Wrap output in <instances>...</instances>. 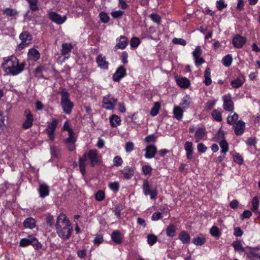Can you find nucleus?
I'll return each instance as SVG.
<instances>
[{
    "instance_id": "nucleus-1",
    "label": "nucleus",
    "mask_w": 260,
    "mask_h": 260,
    "mask_svg": "<svg viewBox=\"0 0 260 260\" xmlns=\"http://www.w3.org/2000/svg\"><path fill=\"white\" fill-rule=\"evenodd\" d=\"M56 230L58 235L62 239H68L71 236L73 229L64 214H61L57 217Z\"/></svg>"
},
{
    "instance_id": "nucleus-2",
    "label": "nucleus",
    "mask_w": 260,
    "mask_h": 260,
    "mask_svg": "<svg viewBox=\"0 0 260 260\" xmlns=\"http://www.w3.org/2000/svg\"><path fill=\"white\" fill-rule=\"evenodd\" d=\"M24 65V63L19 64L17 58L12 56L4 59L2 67L7 74L16 75L23 70Z\"/></svg>"
},
{
    "instance_id": "nucleus-3",
    "label": "nucleus",
    "mask_w": 260,
    "mask_h": 260,
    "mask_svg": "<svg viewBox=\"0 0 260 260\" xmlns=\"http://www.w3.org/2000/svg\"><path fill=\"white\" fill-rule=\"evenodd\" d=\"M60 94V104L63 111L66 114H69L73 108L74 104L69 99V94L65 89L61 91Z\"/></svg>"
},
{
    "instance_id": "nucleus-4",
    "label": "nucleus",
    "mask_w": 260,
    "mask_h": 260,
    "mask_svg": "<svg viewBox=\"0 0 260 260\" xmlns=\"http://www.w3.org/2000/svg\"><path fill=\"white\" fill-rule=\"evenodd\" d=\"M142 189L145 196L149 195L151 199H156L157 194L156 188L150 187L148 182L146 180L143 181Z\"/></svg>"
},
{
    "instance_id": "nucleus-5",
    "label": "nucleus",
    "mask_w": 260,
    "mask_h": 260,
    "mask_svg": "<svg viewBox=\"0 0 260 260\" xmlns=\"http://www.w3.org/2000/svg\"><path fill=\"white\" fill-rule=\"evenodd\" d=\"M117 102V99L114 98L110 94L104 96L103 99V107L107 110H112Z\"/></svg>"
},
{
    "instance_id": "nucleus-6",
    "label": "nucleus",
    "mask_w": 260,
    "mask_h": 260,
    "mask_svg": "<svg viewBox=\"0 0 260 260\" xmlns=\"http://www.w3.org/2000/svg\"><path fill=\"white\" fill-rule=\"evenodd\" d=\"M29 245H33L36 248H39L40 247V244L39 243L37 240L32 237L29 236L28 238H24L21 240L20 241V246L22 247H25Z\"/></svg>"
},
{
    "instance_id": "nucleus-7",
    "label": "nucleus",
    "mask_w": 260,
    "mask_h": 260,
    "mask_svg": "<svg viewBox=\"0 0 260 260\" xmlns=\"http://www.w3.org/2000/svg\"><path fill=\"white\" fill-rule=\"evenodd\" d=\"M57 124V121L54 119L51 122L48 124L47 127L46 129L47 134L48 135L49 140L53 141L54 139V132L56 129Z\"/></svg>"
},
{
    "instance_id": "nucleus-8",
    "label": "nucleus",
    "mask_w": 260,
    "mask_h": 260,
    "mask_svg": "<svg viewBox=\"0 0 260 260\" xmlns=\"http://www.w3.org/2000/svg\"><path fill=\"white\" fill-rule=\"evenodd\" d=\"M76 141V139L74 137V134L69 135V137L63 140V142L67 147L68 150L71 151H73L75 149V142Z\"/></svg>"
},
{
    "instance_id": "nucleus-9",
    "label": "nucleus",
    "mask_w": 260,
    "mask_h": 260,
    "mask_svg": "<svg viewBox=\"0 0 260 260\" xmlns=\"http://www.w3.org/2000/svg\"><path fill=\"white\" fill-rule=\"evenodd\" d=\"M223 109L228 111L233 112L234 109V104L231 99L230 95L228 94L223 96Z\"/></svg>"
},
{
    "instance_id": "nucleus-10",
    "label": "nucleus",
    "mask_w": 260,
    "mask_h": 260,
    "mask_svg": "<svg viewBox=\"0 0 260 260\" xmlns=\"http://www.w3.org/2000/svg\"><path fill=\"white\" fill-rule=\"evenodd\" d=\"M246 42V38L239 35H236L233 39L232 43L235 47L242 48Z\"/></svg>"
},
{
    "instance_id": "nucleus-11",
    "label": "nucleus",
    "mask_w": 260,
    "mask_h": 260,
    "mask_svg": "<svg viewBox=\"0 0 260 260\" xmlns=\"http://www.w3.org/2000/svg\"><path fill=\"white\" fill-rule=\"evenodd\" d=\"M87 156V159L89 158L90 161V165L92 167L98 163L99 159L97 150L93 149L89 150Z\"/></svg>"
},
{
    "instance_id": "nucleus-12",
    "label": "nucleus",
    "mask_w": 260,
    "mask_h": 260,
    "mask_svg": "<svg viewBox=\"0 0 260 260\" xmlns=\"http://www.w3.org/2000/svg\"><path fill=\"white\" fill-rule=\"evenodd\" d=\"M49 17L53 21L55 22L57 24L63 23L67 19L66 16L64 15L63 16H61L60 15L57 14L56 13L53 12H50L49 14Z\"/></svg>"
},
{
    "instance_id": "nucleus-13",
    "label": "nucleus",
    "mask_w": 260,
    "mask_h": 260,
    "mask_svg": "<svg viewBox=\"0 0 260 260\" xmlns=\"http://www.w3.org/2000/svg\"><path fill=\"white\" fill-rule=\"evenodd\" d=\"M126 75L125 69L122 67H119L113 76V80L116 82L119 81Z\"/></svg>"
},
{
    "instance_id": "nucleus-14",
    "label": "nucleus",
    "mask_w": 260,
    "mask_h": 260,
    "mask_svg": "<svg viewBox=\"0 0 260 260\" xmlns=\"http://www.w3.org/2000/svg\"><path fill=\"white\" fill-rule=\"evenodd\" d=\"M116 41L117 43L115 47L120 49H124L128 44V40L125 36H120L116 39Z\"/></svg>"
},
{
    "instance_id": "nucleus-15",
    "label": "nucleus",
    "mask_w": 260,
    "mask_h": 260,
    "mask_svg": "<svg viewBox=\"0 0 260 260\" xmlns=\"http://www.w3.org/2000/svg\"><path fill=\"white\" fill-rule=\"evenodd\" d=\"M146 153L145 157L147 158H153L156 152V148L155 146L150 145L145 148Z\"/></svg>"
},
{
    "instance_id": "nucleus-16",
    "label": "nucleus",
    "mask_w": 260,
    "mask_h": 260,
    "mask_svg": "<svg viewBox=\"0 0 260 260\" xmlns=\"http://www.w3.org/2000/svg\"><path fill=\"white\" fill-rule=\"evenodd\" d=\"M245 125L244 122L242 120H239L236 125H234L235 134L238 136L242 135L244 132Z\"/></svg>"
},
{
    "instance_id": "nucleus-17",
    "label": "nucleus",
    "mask_w": 260,
    "mask_h": 260,
    "mask_svg": "<svg viewBox=\"0 0 260 260\" xmlns=\"http://www.w3.org/2000/svg\"><path fill=\"white\" fill-rule=\"evenodd\" d=\"M255 250H258V249L247 246L244 252L248 258H260V255L255 252Z\"/></svg>"
},
{
    "instance_id": "nucleus-18",
    "label": "nucleus",
    "mask_w": 260,
    "mask_h": 260,
    "mask_svg": "<svg viewBox=\"0 0 260 260\" xmlns=\"http://www.w3.org/2000/svg\"><path fill=\"white\" fill-rule=\"evenodd\" d=\"M25 113L26 115V119L23 124V127L25 129L30 127L32 124L33 117L30 113L29 111H25Z\"/></svg>"
},
{
    "instance_id": "nucleus-19",
    "label": "nucleus",
    "mask_w": 260,
    "mask_h": 260,
    "mask_svg": "<svg viewBox=\"0 0 260 260\" xmlns=\"http://www.w3.org/2000/svg\"><path fill=\"white\" fill-rule=\"evenodd\" d=\"M87 160V156L86 154H84L81 157L79 158V168L81 173L82 175L85 174V168L86 166V161Z\"/></svg>"
},
{
    "instance_id": "nucleus-20",
    "label": "nucleus",
    "mask_w": 260,
    "mask_h": 260,
    "mask_svg": "<svg viewBox=\"0 0 260 260\" xmlns=\"http://www.w3.org/2000/svg\"><path fill=\"white\" fill-rule=\"evenodd\" d=\"M192 143L191 142H186L184 145V149L186 151V157L188 159H190L192 157Z\"/></svg>"
},
{
    "instance_id": "nucleus-21",
    "label": "nucleus",
    "mask_w": 260,
    "mask_h": 260,
    "mask_svg": "<svg viewBox=\"0 0 260 260\" xmlns=\"http://www.w3.org/2000/svg\"><path fill=\"white\" fill-rule=\"evenodd\" d=\"M96 62L101 68L106 69L108 67V62L106 60V57L102 55H99L96 58Z\"/></svg>"
},
{
    "instance_id": "nucleus-22",
    "label": "nucleus",
    "mask_w": 260,
    "mask_h": 260,
    "mask_svg": "<svg viewBox=\"0 0 260 260\" xmlns=\"http://www.w3.org/2000/svg\"><path fill=\"white\" fill-rule=\"evenodd\" d=\"M112 241L116 244H119L122 242V235L118 231H114L111 234Z\"/></svg>"
},
{
    "instance_id": "nucleus-23",
    "label": "nucleus",
    "mask_w": 260,
    "mask_h": 260,
    "mask_svg": "<svg viewBox=\"0 0 260 260\" xmlns=\"http://www.w3.org/2000/svg\"><path fill=\"white\" fill-rule=\"evenodd\" d=\"M38 190L41 198H44L49 194V187L46 184H40Z\"/></svg>"
},
{
    "instance_id": "nucleus-24",
    "label": "nucleus",
    "mask_w": 260,
    "mask_h": 260,
    "mask_svg": "<svg viewBox=\"0 0 260 260\" xmlns=\"http://www.w3.org/2000/svg\"><path fill=\"white\" fill-rule=\"evenodd\" d=\"M179 239L184 244H187L190 242V237L189 234L184 231H182L179 235Z\"/></svg>"
},
{
    "instance_id": "nucleus-25",
    "label": "nucleus",
    "mask_w": 260,
    "mask_h": 260,
    "mask_svg": "<svg viewBox=\"0 0 260 260\" xmlns=\"http://www.w3.org/2000/svg\"><path fill=\"white\" fill-rule=\"evenodd\" d=\"M206 135V132L205 129L202 128H199L196 132L194 134V137L196 139V142H198L200 140L203 139L205 136Z\"/></svg>"
},
{
    "instance_id": "nucleus-26",
    "label": "nucleus",
    "mask_w": 260,
    "mask_h": 260,
    "mask_svg": "<svg viewBox=\"0 0 260 260\" xmlns=\"http://www.w3.org/2000/svg\"><path fill=\"white\" fill-rule=\"evenodd\" d=\"M28 56L29 59L36 61L40 58V53L37 50L32 48L29 50Z\"/></svg>"
},
{
    "instance_id": "nucleus-27",
    "label": "nucleus",
    "mask_w": 260,
    "mask_h": 260,
    "mask_svg": "<svg viewBox=\"0 0 260 260\" xmlns=\"http://www.w3.org/2000/svg\"><path fill=\"white\" fill-rule=\"evenodd\" d=\"M232 246L234 248L235 251L239 252H244L246 249V247H244L240 240H236L233 242Z\"/></svg>"
},
{
    "instance_id": "nucleus-28",
    "label": "nucleus",
    "mask_w": 260,
    "mask_h": 260,
    "mask_svg": "<svg viewBox=\"0 0 260 260\" xmlns=\"http://www.w3.org/2000/svg\"><path fill=\"white\" fill-rule=\"evenodd\" d=\"M183 111L182 108L179 106H176L173 110L174 117L177 120H181L183 116Z\"/></svg>"
},
{
    "instance_id": "nucleus-29",
    "label": "nucleus",
    "mask_w": 260,
    "mask_h": 260,
    "mask_svg": "<svg viewBox=\"0 0 260 260\" xmlns=\"http://www.w3.org/2000/svg\"><path fill=\"white\" fill-rule=\"evenodd\" d=\"M122 173L126 179L131 178L134 174V170L129 167H125L122 171Z\"/></svg>"
},
{
    "instance_id": "nucleus-30",
    "label": "nucleus",
    "mask_w": 260,
    "mask_h": 260,
    "mask_svg": "<svg viewBox=\"0 0 260 260\" xmlns=\"http://www.w3.org/2000/svg\"><path fill=\"white\" fill-rule=\"evenodd\" d=\"M23 225L26 228L32 229L36 226V222L34 218L31 217L27 218L23 222Z\"/></svg>"
},
{
    "instance_id": "nucleus-31",
    "label": "nucleus",
    "mask_w": 260,
    "mask_h": 260,
    "mask_svg": "<svg viewBox=\"0 0 260 260\" xmlns=\"http://www.w3.org/2000/svg\"><path fill=\"white\" fill-rule=\"evenodd\" d=\"M73 49V46L71 44L63 43L62 44V49L61 53L63 55L69 54Z\"/></svg>"
},
{
    "instance_id": "nucleus-32",
    "label": "nucleus",
    "mask_w": 260,
    "mask_h": 260,
    "mask_svg": "<svg viewBox=\"0 0 260 260\" xmlns=\"http://www.w3.org/2000/svg\"><path fill=\"white\" fill-rule=\"evenodd\" d=\"M178 85L182 88H187L189 85V81L186 78H180L177 80Z\"/></svg>"
},
{
    "instance_id": "nucleus-33",
    "label": "nucleus",
    "mask_w": 260,
    "mask_h": 260,
    "mask_svg": "<svg viewBox=\"0 0 260 260\" xmlns=\"http://www.w3.org/2000/svg\"><path fill=\"white\" fill-rule=\"evenodd\" d=\"M204 83L207 86L210 85L212 83L211 79V72L209 68H207L204 72Z\"/></svg>"
},
{
    "instance_id": "nucleus-34",
    "label": "nucleus",
    "mask_w": 260,
    "mask_h": 260,
    "mask_svg": "<svg viewBox=\"0 0 260 260\" xmlns=\"http://www.w3.org/2000/svg\"><path fill=\"white\" fill-rule=\"evenodd\" d=\"M110 122L112 127H116L117 125H119L120 122V119L118 116L113 115L110 118Z\"/></svg>"
},
{
    "instance_id": "nucleus-35",
    "label": "nucleus",
    "mask_w": 260,
    "mask_h": 260,
    "mask_svg": "<svg viewBox=\"0 0 260 260\" xmlns=\"http://www.w3.org/2000/svg\"><path fill=\"white\" fill-rule=\"evenodd\" d=\"M176 228L174 225H170L166 229L167 235L169 237H173L176 234Z\"/></svg>"
},
{
    "instance_id": "nucleus-36",
    "label": "nucleus",
    "mask_w": 260,
    "mask_h": 260,
    "mask_svg": "<svg viewBox=\"0 0 260 260\" xmlns=\"http://www.w3.org/2000/svg\"><path fill=\"white\" fill-rule=\"evenodd\" d=\"M206 241V239L202 237H195L192 239V243L198 246L203 245Z\"/></svg>"
},
{
    "instance_id": "nucleus-37",
    "label": "nucleus",
    "mask_w": 260,
    "mask_h": 260,
    "mask_svg": "<svg viewBox=\"0 0 260 260\" xmlns=\"http://www.w3.org/2000/svg\"><path fill=\"white\" fill-rule=\"evenodd\" d=\"M19 38L22 42H29V43H30V41L31 39V36L26 31H24V32H22L19 36Z\"/></svg>"
},
{
    "instance_id": "nucleus-38",
    "label": "nucleus",
    "mask_w": 260,
    "mask_h": 260,
    "mask_svg": "<svg viewBox=\"0 0 260 260\" xmlns=\"http://www.w3.org/2000/svg\"><path fill=\"white\" fill-rule=\"evenodd\" d=\"M160 108V104L158 102H155L154 103V106L152 108L151 110L150 114L153 116H156L158 114Z\"/></svg>"
},
{
    "instance_id": "nucleus-39",
    "label": "nucleus",
    "mask_w": 260,
    "mask_h": 260,
    "mask_svg": "<svg viewBox=\"0 0 260 260\" xmlns=\"http://www.w3.org/2000/svg\"><path fill=\"white\" fill-rule=\"evenodd\" d=\"M210 233L211 235L216 238L219 237L221 235V233L216 226H212L210 229Z\"/></svg>"
},
{
    "instance_id": "nucleus-40",
    "label": "nucleus",
    "mask_w": 260,
    "mask_h": 260,
    "mask_svg": "<svg viewBox=\"0 0 260 260\" xmlns=\"http://www.w3.org/2000/svg\"><path fill=\"white\" fill-rule=\"evenodd\" d=\"M243 84V81L240 78H237L231 82V85L234 88H237L241 87Z\"/></svg>"
},
{
    "instance_id": "nucleus-41",
    "label": "nucleus",
    "mask_w": 260,
    "mask_h": 260,
    "mask_svg": "<svg viewBox=\"0 0 260 260\" xmlns=\"http://www.w3.org/2000/svg\"><path fill=\"white\" fill-rule=\"evenodd\" d=\"M238 118V115L234 113L232 116H229L227 118V122L230 125H233Z\"/></svg>"
},
{
    "instance_id": "nucleus-42",
    "label": "nucleus",
    "mask_w": 260,
    "mask_h": 260,
    "mask_svg": "<svg viewBox=\"0 0 260 260\" xmlns=\"http://www.w3.org/2000/svg\"><path fill=\"white\" fill-rule=\"evenodd\" d=\"M29 4V8L32 11H36L38 10V0H26Z\"/></svg>"
},
{
    "instance_id": "nucleus-43",
    "label": "nucleus",
    "mask_w": 260,
    "mask_h": 260,
    "mask_svg": "<svg viewBox=\"0 0 260 260\" xmlns=\"http://www.w3.org/2000/svg\"><path fill=\"white\" fill-rule=\"evenodd\" d=\"M220 147L221 148V152L225 154L229 150V145L228 143L224 141H221L219 143Z\"/></svg>"
},
{
    "instance_id": "nucleus-44",
    "label": "nucleus",
    "mask_w": 260,
    "mask_h": 260,
    "mask_svg": "<svg viewBox=\"0 0 260 260\" xmlns=\"http://www.w3.org/2000/svg\"><path fill=\"white\" fill-rule=\"evenodd\" d=\"M149 17L154 22L157 24H159L161 22V17L156 13L151 14Z\"/></svg>"
},
{
    "instance_id": "nucleus-45",
    "label": "nucleus",
    "mask_w": 260,
    "mask_h": 260,
    "mask_svg": "<svg viewBox=\"0 0 260 260\" xmlns=\"http://www.w3.org/2000/svg\"><path fill=\"white\" fill-rule=\"evenodd\" d=\"M232 61V57L231 55H228L222 59V63L226 67H229Z\"/></svg>"
},
{
    "instance_id": "nucleus-46",
    "label": "nucleus",
    "mask_w": 260,
    "mask_h": 260,
    "mask_svg": "<svg viewBox=\"0 0 260 260\" xmlns=\"http://www.w3.org/2000/svg\"><path fill=\"white\" fill-rule=\"evenodd\" d=\"M157 241V237L153 234L147 236V242L150 245H153Z\"/></svg>"
},
{
    "instance_id": "nucleus-47",
    "label": "nucleus",
    "mask_w": 260,
    "mask_h": 260,
    "mask_svg": "<svg viewBox=\"0 0 260 260\" xmlns=\"http://www.w3.org/2000/svg\"><path fill=\"white\" fill-rule=\"evenodd\" d=\"M212 116L214 119L218 121L222 120L220 112L218 110H215L212 112Z\"/></svg>"
},
{
    "instance_id": "nucleus-48",
    "label": "nucleus",
    "mask_w": 260,
    "mask_h": 260,
    "mask_svg": "<svg viewBox=\"0 0 260 260\" xmlns=\"http://www.w3.org/2000/svg\"><path fill=\"white\" fill-rule=\"evenodd\" d=\"M252 210L253 211H255L257 210L258 208V206H259V201H258V198L257 197H254L253 199H252Z\"/></svg>"
},
{
    "instance_id": "nucleus-49",
    "label": "nucleus",
    "mask_w": 260,
    "mask_h": 260,
    "mask_svg": "<svg viewBox=\"0 0 260 260\" xmlns=\"http://www.w3.org/2000/svg\"><path fill=\"white\" fill-rule=\"evenodd\" d=\"M105 197V192L102 190H99L95 194V198L98 201H103Z\"/></svg>"
},
{
    "instance_id": "nucleus-50",
    "label": "nucleus",
    "mask_w": 260,
    "mask_h": 260,
    "mask_svg": "<svg viewBox=\"0 0 260 260\" xmlns=\"http://www.w3.org/2000/svg\"><path fill=\"white\" fill-rule=\"evenodd\" d=\"M191 102L190 98L188 95H186L183 99L182 102L181 103V105L183 106L184 108H186L188 106Z\"/></svg>"
},
{
    "instance_id": "nucleus-51",
    "label": "nucleus",
    "mask_w": 260,
    "mask_h": 260,
    "mask_svg": "<svg viewBox=\"0 0 260 260\" xmlns=\"http://www.w3.org/2000/svg\"><path fill=\"white\" fill-rule=\"evenodd\" d=\"M152 169L151 166L148 165L143 166L142 167V171L144 175H150L152 172Z\"/></svg>"
},
{
    "instance_id": "nucleus-52",
    "label": "nucleus",
    "mask_w": 260,
    "mask_h": 260,
    "mask_svg": "<svg viewBox=\"0 0 260 260\" xmlns=\"http://www.w3.org/2000/svg\"><path fill=\"white\" fill-rule=\"evenodd\" d=\"M140 44V40L138 38H133L130 42L131 46L133 48L137 47Z\"/></svg>"
},
{
    "instance_id": "nucleus-53",
    "label": "nucleus",
    "mask_w": 260,
    "mask_h": 260,
    "mask_svg": "<svg viewBox=\"0 0 260 260\" xmlns=\"http://www.w3.org/2000/svg\"><path fill=\"white\" fill-rule=\"evenodd\" d=\"M172 42L175 44H179L182 46H185L186 44V42L185 40L180 38H174Z\"/></svg>"
},
{
    "instance_id": "nucleus-54",
    "label": "nucleus",
    "mask_w": 260,
    "mask_h": 260,
    "mask_svg": "<svg viewBox=\"0 0 260 260\" xmlns=\"http://www.w3.org/2000/svg\"><path fill=\"white\" fill-rule=\"evenodd\" d=\"M100 17L101 21L104 23H107L109 20V17L108 15L104 12H101L100 13Z\"/></svg>"
},
{
    "instance_id": "nucleus-55",
    "label": "nucleus",
    "mask_w": 260,
    "mask_h": 260,
    "mask_svg": "<svg viewBox=\"0 0 260 260\" xmlns=\"http://www.w3.org/2000/svg\"><path fill=\"white\" fill-rule=\"evenodd\" d=\"M51 155L56 158H58L60 156L59 151L56 147H51Z\"/></svg>"
},
{
    "instance_id": "nucleus-56",
    "label": "nucleus",
    "mask_w": 260,
    "mask_h": 260,
    "mask_svg": "<svg viewBox=\"0 0 260 260\" xmlns=\"http://www.w3.org/2000/svg\"><path fill=\"white\" fill-rule=\"evenodd\" d=\"M202 53V51L200 46H197L194 51L193 52V56L194 58H197L200 57L201 54Z\"/></svg>"
},
{
    "instance_id": "nucleus-57",
    "label": "nucleus",
    "mask_w": 260,
    "mask_h": 260,
    "mask_svg": "<svg viewBox=\"0 0 260 260\" xmlns=\"http://www.w3.org/2000/svg\"><path fill=\"white\" fill-rule=\"evenodd\" d=\"M4 13L7 16H13L17 14V12L13 9H6L4 11Z\"/></svg>"
},
{
    "instance_id": "nucleus-58",
    "label": "nucleus",
    "mask_w": 260,
    "mask_h": 260,
    "mask_svg": "<svg viewBox=\"0 0 260 260\" xmlns=\"http://www.w3.org/2000/svg\"><path fill=\"white\" fill-rule=\"evenodd\" d=\"M109 186L113 191H117L119 190V185L118 182L110 183Z\"/></svg>"
},
{
    "instance_id": "nucleus-59",
    "label": "nucleus",
    "mask_w": 260,
    "mask_h": 260,
    "mask_svg": "<svg viewBox=\"0 0 260 260\" xmlns=\"http://www.w3.org/2000/svg\"><path fill=\"white\" fill-rule=\"evenodd\" d=\"M216 5L217 9L220 11L227 7V5L224 4L223 0H219L217 1Z\"/></svg>"
},
{
    "instance_id": "nucleus-60",
    "label": "nucleus",
    "mask_w": 260,
    "mask_h": 260,
    "mask_svg": "<svg viewBox=\"0 0 260 260\" xmlns=\"http://www.w3.org/2000/svg\"><path fill=\"white\" fill-rule=\"evenodd\" d=\"M113 161L114 165L116 166H120L123 162L122 158L119 156H115L114 158Z\"/></svg>"
},
{
    "instance_id": "nucleus-61",
    "label": "nucleus",
    "mask_w": 260,
    "mask_h": 260,
    "mask_svg": "<svg viewBox=\"0 0 260 260\" xmlns=\"http://www.w3.org/2000/svg\"><path fill=\"white\" fill-rule=\"evenodd\" d=\"M123 14V12L120 10L112 12L111 13V16L114 18L121 17Z\"/></svg>"
},
{
    "instance_id": "nucleus-62",
    "label": "nucleus",
    "mask_w": 260,
    "mask_h": 260,
    "mask_svg": "<svg viewBox=\"0 0 260 260\" xmlns=\"http://www.w3.org/2000/svg\"><path fill=\"white\" fill-rule=\"evenodd\" d=\"M198 150L199 152L204 153L207 149V147L203 143H199L197 146Z\"/></svg>"
},
{
    "instance_id": "nucleus-63",
    "label": "nucleus",
    "mask_w": 260,
    "mask_h": 260,
    "mask_svg": "<svg viewBox=\"0 0 260 260\" xmlns=\"http://www.w3.org/2000/svg\"><path fill=\"white\" fill-rule=\"evenodd\" d=\"M134 145L132 142H128L125 144V151L126 152H131L134 149Z\"/></svg>"
},
{
    "instance_id": "nucleus-64",
    "label": "nucleus",
    "mask_w": 260,
    "mask_h": 260,
    "mask_svg": "<svg viewBox=\"0 0 260 260\" xmlns=\"http://www.w3.org/2000/svg\"><path fill=\"white\" fill-rule=\"evenodd\" d=\"M161 217L162 216L161 213L159 212H156L152 214L151 219L152 220L156 221L160 219Z\"/></svg>"
}]
</instances>
